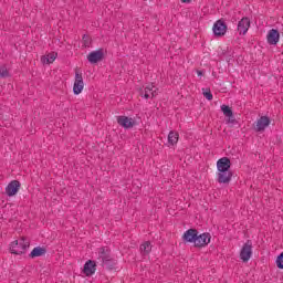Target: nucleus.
Segmentation results:
<instances>
[{
    "label": "nucleus",
    "mask_w": 283,
    "mask_h": 283,
    "mask_svg": "<svg viewBox=\"0 0 283 283\" xmlns=\"http://www.w3.org/2000/svg\"><path fill=\"white\" fill-rule=\"evenodd\" d=\"M232 178H233L232 170L218 171L217 182H219V185H229Z\"/></svg>",
    "instance_id": "12"
},
{
    "label": "nucleus",
    "mask_w": 283,
    "mask_h": 283,
    "mask_svg": "<svg viewBox=\"0 0 283 283\" xmlns=\"http://www.w3.org/2000/svg\"><path fill=\"white\" fill-rule=\"evenodd\" d=\"M28 249H30V239L27 237H20L9 244V253L12 255H25Z\"/></svg>",
    "instance_id": "1"
},
{
    "label": "nucleus",
    "mask_w": 283,
    "mask_h": 283,
    "mask_svg": "<svg viewBox=\"0 0 283 283\" xmlns=\"http://www.w3.org/2000/svg\"><path fill=\"white\" fill-rule=\"evenodd\" d=\"M228 30H229V25H227L224 18H221L213 23L212 32H213V36L216 39H220V38L224 36V34H227Z\"/></svg>",
    "instance_id": "2"
},
{
    "label": "nucleus",
    "mask_w": 283,
    "mask_h": 283,
    "mask_svg": "<svg viewBox=\"0 0 283 283\" xmlns=\"http://www.w3.org/2000/svg\"><path fill=\"white\" fill-rule=\"evenodd\" d=\"M116 120L119 127H123V129H132L133 127H136V125H138V122H136V119L125 115L117 116Z\"/></svg>",
    "instance_id": "7"
},
{
    "label": "nucleus",
    "mask_w": 283,
    "mask_h": 283,
    "mask_svg": "<svg viewBox=\"0 0 283 283\" xmlns=\"http://www.w3.org/2000/svg\"><path fill=\"white\" fill-rule=\"evenodd\" d=\"M249 28H251V19L249 17H243L237 27V31L239 32L240 36H244L249 32Z\"/></svg>",
    "instance_id": "11"
},
{
    "label": "nucleus",
    "mask_w": 283,
    "mask_h": 283,
    "mask_svg": "<svg viewBox=\"0 0 283 283\" xmlns=\"http://www.w3.org/2000/svg\"><path fill=\"white\" fill-rule=\"evenodd\" d=\"M276 266L277 269H283V252H281L277 256H276Z\"/></svg>",
    "instance_id": "26"
},
{
    "label": "nucleus",
    "mask_w": 283,
    "mask_h": 283,
    "mask_svg": "<svg viewBox=\"0 0 283 283\" xmlns=\"http://www.w3.org/2000/svg\"><path fill=\"white\" fill-rule=\"evenodd\" d=\"M181 3H191V0H180Z\"/></svg>",
    "instance_id": "30"
},
{
    "label": "nucleus",
    "mask_w": 283,
    "mask_h": 283,
    "mask_svg": "<svg viewBox=\"0 0 283 283\" xmlns=\"http://www.w3.org/2000/svg\"><path fill=\"white\" fill-rule=\"evenodd\" d=\"M209 244H211V233H200V231H198L197 240L195 241V249H205L209 247Z\"/></svg>",
    "instance_id": "3"
},
{
    "label": "nucleus",
    "mask_w": 283,
    "mask_h": 283,
    "mask_svg": "<svg viewBox=\"0 0 283 283\" xmlns=\"http://www.w3.org/2000/svg\"><path fill=\"white\" fill-rule=\"evenodd\" d=\"M151 95H153V96H156V91H155V92H151Z\"/></svg>",
    "instance_id": "31"
},
{
    "label": "nucleus",
    "mask_w": 283,
    "mask_h": 283,
    "mask_svg": "<svg viewBox=\"0 0 283 283\" xmlns=\"http://www.w3.org/2000/svg\"><path fill=\"white\" fill-rule=\"evenodd\" d=\"M86 59L88 63H91V65H96L97 63H101L105 60V49L101 48L96 51L90 52Z\"/></svg>",
    "instance_id": "4"
},
{
    "label": "nucleus",
    "mask_w": 283,
    "mask_h": 283,
    "mask_svg": "<svg viewBox=\"0 0 283 283\" xmlns=\"http://www.w3.org/2000/svg\"><path fill=\"white\" fill-rule=\"evenodd\" d=\"M83 87H85V83L83 82V73H78V71H76L75 81L73 84V94H75V96H78V94L83 92Z\"/></svg>",
    "instance_id": "10"
},
{
    "label": "nucleus",
    "mask_w": 283,
    "mask_h": 283,
    "mask_svg": "<svg viewBox=\"0 0 283 283\" xmlns=\"http://www.w3.org/2000/svg\"><path fill=\"white\" fill-rule=\"evenodd\" d=\"M82 43L84 48H91L92 46V38L87 34H84L82 36Z\"/></svg>",
    "instance_id": "23"
},
{
    "label": "nucleus",
    "mask_w": 283,
    "mask_h": 283,
    "mask_svg": "<svg viewBox=\"0 0 283 283\" xmlns=\"http://www.w3.org/2000/svg\"><path fill=\"white\" fill-rule=\"evenodd\" d=\"M266 41L269 45H277L280 43V31L277 29H271L268 32Z\"/></svg>",
    "instance_id": "16"
},
{
    "label": "nucleus",
    "mask_w": 283,
    "mask_h": 283,
    "mask_svg": "<svg viewBox=\"0 0 283 283\" xmlns=\"http://www.w3.org/2000/svg\"><path fill=\"white\" fill-rule=\"evenodd\" d=\"M203 96L207 101H213V93H211V88H203Z\"/></svg>",
    "instance_id": "24"
},
{
    "label": "nucleus",
    "mask_w": 283,
    "mask_h": 283,
    "mask_svg": "<svg viewBox=\"0 0 283 283\" xmlns=\"http://www.w3.org/2000/svg\"><path fill=\"white\" fill-rule=\"evenodd\" d=\"M109 258H112V250H109L106 247L99 248L98 260H102V262H104L105 260H108Z\"/></svg>",
    "instance_id": "19"
},
{
    "label": "nucleus",
    "mask_w": 283,
    "mask_h": 283,
    "mask_svg": "<svg viewBox=\"0 0 283 283\" xmlns=\"http://www.w3.org/2000/svg\"><path fill=\"white\" fill-rule=\"evenodd\" d=\"M276 139H279V145H280V143H282V139H280L279 137H276Z\"/></svg>",
    "instance_id": "32"
},
{
    "label": "nucleus",
    "mask_w": 283,
    "mask_h": 283,
    "mask_svg": "<svg viewBox=\"0 0 283 283\" xmlns=\"http://www.w3.org/2000/svg\"><path fill=\"white\" fill-rule=\"evenodd\" d=\"M102 266L106 269V271H116V266H118V261L111 256L105 261H102Z\"/></svg>",
    "instance_id": "18"
},
{
    "label": "nucleus",
    "mask_w": 283,
    "mask_h": 283,
    "mask_svg": "<svg viewBox=\"0 0 283 283\" xmlns=\"http://www.w3.org/2000/svg\"><path fill=\"white\" fill-rule=\"evenodd\" d=\"M3 207H8V203H4V206Z\"/></svg>",
    "instance_id": "33"
},
{
    "label": "nucleus",
    "mask_w": 283,
    "mask_h": 283,
    "mask_svg": "<svg viewBox=\"0 0 283 283\" xmlns=\"http://www.w3.org/2000/svg\"><path fill=\"white\" fill-rule=\"evenodd\" d=\"M21 189V181L19 180H11L6 187V195L9 198H14L19 193Z\"/></svg>",
    "instance_id": "9"
},
{
    "label": "nucleus",
    "mask_w": 283,
    "mask_h": 283,
    "mask_svg": "<svg viewBox=\"0 0 283 283\" xmlns=\"http://www.w3.org/2000/svg\"><path fill=\"white\" fill-rule=\"evenodd\" d=\"M271 125V117L264 115L261 116L254 124H253V129L254 132L262 134V132L266 130V127Z\"/></svg>",
    "instance_id": "8"
},
{
    "label": "nucleus",
    "mask_w": 283,
    "mask_h": 283,
    "mask_svg": "<svg viewBox=\"0 0 283 283\" xmlns=\"http://www.w3.org/2000/svg\"><path fill=\"white\" fill-rule=\"evenodd\" d=\"M142 255H149L151 253V242L146 241L139 247Z\"/></svg>",
    "instance_id": "21"
},
{
    "label": "nucleus",
    "mask_w": 283,
    "mask_h": 283,
    "mask_svg": "<svg viewBox=\"0 0 283 283\" xmlns=\"http://www.w3.org/2000/svg\"><path fill=\"white\" fill-rule=\"evenodd\" d=\"M96 261L87 260L83 266V273L86 277H92L96 273Z\"/></svg>",
    "instance_id": "14"
},
{
    "label": "nucleus",
    "mask_w": 283,
    "mask_h": 283,
    "mask_svg": "<svg viewBox=\"0 0 283 283\" xmlns=\"http://www.w3.org/2000/svg\"><path fill=\"white\" fill-rule=\"evenodd\" d=\"M48 253V248L38 245L35 247L29 254L30 260H34L35 258H43Z\"/></svg>",
    "instance_id": "17"
},
{
    "label": "nucleus",
    "mask_w": 283,
    "mask_h": 283,
    "mask_svg": "<svg viewBox=\"0 0 283 283\" xmlns=\"http://www.w3.org/2000/svg\"><path fill=\"white\" fill-rule=\"evenodd\" d=\"M48 60H50V59L48 57V55H42V56H41V62L44 63V64H46V65H48Z\"/></svg>",
    "instance_id": "28"
},
{
    "label": "nucleus",
    "mask_w": 283,
    "mask_h": 283,
    "mask_svg": "<svg viewBox=\"0 0 283 283\" xmlns=\"http://www.w3.org/2000/svg\"><path fill=\"white\" fill-rule=\"evenodd\" d=\"M56 56H59V53H55V52L46 54V57H49L48 65H51V63H54V61H56Z\"/></svg>",
    "instance_id": "25"
},
{
    "label": "nucleus",
    "mask_w": 283,
    "mask_h": 283,
    "mask_svg": "<svg viewBox=\"0 0 283 283\" xmlns=\"http://www.w3.org/2000/svg\"><path fill=\"white\" fill-rule=\"evenodd\" d=\"M253 255V243L251 242V240H248L243 247L241 248L240 251V260L243 263L249 262V260H251V256Z\"/></svg>",
    "instance_id": "6"
},
{
    "label": "nucleus",
    "mask_w": 283,
    "mask_h": 283,
    "mask_svg": "<svg viewBox=\"0 0 283 283\" xmlns=\"http://www.w3.org/2000/svg\"><path fill=\"white\" fill-rule=\"evenodd\" d=\"M184 244H193L196 247V240H198V229L190 228L181 235Z\"/></svg>",
    "instance_id": "5"
},
{
    "label": "nucleus",
    "mask_w": 283,
    "mask_h": 283,
    "mask_svg": "<svg viewBox=\"0 0 283 283\" xmlns=\"http://www.w3.org/2000/svg\"><path fill=\"white\" fill-rule=\"evenodd\" d=\"M149 92H151V87L147 86L145 88V94H144V98H146V101L149 99Z\"/></svg>",
    "instance_id": "27"
},
{
    "label": "nucleus",
    "mask_w": 283,
    "mask_h": 283,
    "mask_svg": "<svg viewBox=\"0 0 283 283\" xmlns=\"http://www.w3.org/2000/svg\"><path fill=\"white\" fill-rule=\"evenodd\" d=\"M217 171H231V159L229 157L218 159Z\"/></svg>",
    "instance_id": "15"
},
{
    "label": "nucleus",
    "mask_w": 283,
    "mask_h": 283,
    "mask_svg": "<svg viewBox=\"0 0 283 283\" xmlns=\"http://www.w3.org/2000/svg\"><path fill=\"white\" fill-rule=\"evenodd\" d=\"M197 75H198V76H205V71L197 70Z\"/></svg>",
    "instance_id": "29"
},
{
    "label": "nucleus",
    "mask_w": 283,
    "mask_h": 283,
    "mask_svg": "<svg viewBox=\"0 0 283 283\" xmlns=\"http://www.w3.org/2000/svg\"><path fill=\"white\" fill-rule=\"evenodd\" d=\"M179 134L178 132L176 130H171L169 134H168V143L169 145H178V138H179Z\"/></svg>",
    "instance_id": "20"
},
{
    "label": "nucleus",
    "mask_w": 283,
    "mask_h": 283,
    "mask_svg": "<svg viewBox=\"0 0 283 283\" xmlns=\"http://www.w3.org/2000/svg\"><path fill=\"white\" fill-rule=\"evenodd\" d=\"M221 112L226 118H228L227 123H230L231 125L238 124V119H235V115H233V108L229 105H221Z\"/></svg>",
    "instance_id": "13"
},
{
    "label": "nucleus",
    "mask_w": 283,
    "mask_h": 283,
    "mask_svg": "<svg viewBox=\"0 0 283 283\" xmlns=\"http://www.w3.org/2000/svg\"><path fill=\"white\" fill-rule=\"evenodd\" d=\"M10 71L6 64L0 65V78H10Z\"/></svg>",
    "instance_id": "22"
}]
</instances>
